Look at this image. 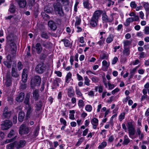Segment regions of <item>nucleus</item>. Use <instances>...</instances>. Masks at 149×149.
<instances>
[{
    "instance_id": "obj_51",
    "label": "nucleus",
    "mask_w": 149,
    "mask_h": 149,
    "mask_svg": "<svg viewBox=\"0 0 149 149\" xmlns=\"http://www.w3.org/2000/svg\"><path fill=\"white\" fill-rule=\"evenodd\" d=\"M91 79L93 82L96 83L98 82L99 81L98 78L96 77H92Z\"/></svg>"
},
{
    "instance_id": "obj_33",
    "label": "nucleus",
    "mask_w": 149,
    "mask_h": 149,
    "mask_svg": "<svg viewBox=\"0 0 149 149\" xmlns=\"http://www.w3.org/2000/svg\"><path fill=\"white\" fill-rule=\"evenodd\" d=\"M84 84L87 86H88L90 85V80L88 78L87 76H85L84 77Z\"/></svg>"
},
{
    "instance_id": "obj_12",
    "label": "nucleus",
    "mask_w": 149,
    "mask_h": 149,
    "mask_svg": "<svg viewBox=\"0 0 149 149\" xmlns=\"http://www.w3.org/2000/svg\"><path fill=\"white\" fill-rule=\"evenodd\" d=\"M34 48L35 51L38 54H40L42 50V48L41 44L39 43L36 44L35 47H32V49L33 50Z\"/></svg>"
},
{
    "instance_id": "obj_58",
    "label": "nucleus",
    "mask_w": 149,
    "mask_h": 149,
    "mask_svg": "<svg viewBox=\"0 0 149 149\" xmlns=\"http://www.w3.org/2000/svg\"><path fill=\"white\" fill-rule=\"evenodd\" d=\"M100 58L102 59H107L108 57L107 54L105 53H103L100 57Z\"/></svg>"
},
{
    "instance_id": "obj_61",
    "label": "nucleus",
    "mask_w": 149,
    "mask_h": 149,
    "mask_svg": "<svg viewBox=\"0 0 149 149\" xmlns=\"http://www.w3.org/2000/svg\"><path fill=\"white\" fill-rule=\"evenodd\" d=\"M84 38L82 36L78 38V40L79 42L83 44L84 43L85 41L84 40Z\"/></svg>"
},
{
    "instance_id": "obj_26",
    "label": "nucleus",
    "mask_w": 149,
    "mask_h": 149,
    "mask_svg": "<svg viewBox=\"0 0 149 149\" xmlns=\"http://www.w3.org/2000/svg\"><path fill=\"white\" fill-rule=\"evenodd\" d=\"M48 25L51 29L55 30L56 29V26L53 21H49L48 22Z\"/></svg>"
},
{
    "instance_id": "obj_29",
    "label": "nucleus",
    "mask_w": 149,
    "mask_h": 149,
    "mask_svg": "<svg viewBox=\"0 0 149 149\" xmlns=\"http://www.w3.org/2000/svg\"><path fill=\"white\" fill-rule=\"evenodd\" d=\"M39 91L38 90H35L33 92V97L36 100H37L39 97V95L38 94Z\"/></svg>"
},
{
    "instance_id": "obj_14",
    "label": "nucleus",
    "mask_w": 149,
    "mask_h": 149,
    "mask_svg": "<svg viewBox=\"0 0 149 149\" xmlns=\"http://www.w3.org/2000/svg\"><path fill=\"white\" fill-rule=\"evenodd\" d=\"M102 19L103 21L105 22H111L113 19L112 16L111 18H109L105 13L102 15Z\"/></svg>"
},
{
    "instance_id": "obj_52",
    "label": "nucleus",
    "mask_w": 149,
    "mask_h": 149,
    "mask_svg": "<svg viewBox=\"0 0 149 149\" xmlns=\"http://www.w3.org/2000/svg\"><path fill=\"white\" fill-rule=\"evenodd\" d=\"M128 14H129V15L130 17H131L130 18H134L135 17H138V21L139 20V16L137 15H136L135 13H134L133 12H132Z\"/></svg>"
},
{
    "instance_id": "obj_15",
    "label": "nucleus",
    "mask_w": 149,
    "mask_h": 149,
    "mask_svg": "<svg viewBox=\"0 0 149 149\" xmlns=\"http://www.w3.org/2000/svg\"><path fill=\"white\" fill-rule=\"evenodd\" d=\"M4 85L7 87H9L12 85V81L11 78L9 75H7L6 79L3 81Z\"/></svg>"
},
{
    "instance_id": "obj_49",
    "label": "nucleus",
    "mask_w": 149,
    "mask_h": 149,
    "mask_svg": "<svg viewBox=\"0 0 149 149\" xmlns=\"http://www.w3.org/2000/svg\"><path fill=\"white\" fill-rule=\"evenodd\" d=\"M62 41L64 42V45L66 47H68L69 46L70 42L69 40L67 39H63L62 40Z\"/></svg>"
},
{
    "instance_id": "obj_57",
    "label": "nucleus",
    "mask_w": 149,
    "mask_h": 149,
    "mask_svg": "<svg viewBox=\"0 0 149 149\" xmlns=\"http://www.w3.org/2000/svg\"><path fill=\"white\" fill-rule=\"evenodd\" d=\"M130 6L131 7L133 8H135L137 6L136 4L134 1H132L130 3Z\"/></svg>"
},
{
    "instance_id": "obj_59",
    "label": "nucleus",
    "mask_w": 149,
    "mask_h": 149,
    "mask_svg": "<svg viewBox=\"0 0 149 149\" xmlns=\"http://www.w3.org/2000/svg\"><path fill=\"white\" fill-rule=\"evenodd\" d=\"M15 132L13 130H11L9 133L8 134V137L9 138H11L13 135L14 134Z\"/></svg>"
},
{
    "instance_id": "obj_3",
    "label": "nucleus",
    "mask_w": 149,
    "mask_h": 149,
    "mask_svg": "<svg viewBox=\"0 0 149 149\" xmlns=\"http://www.w3.org/2000/svg\"><path fill=\"white\" fill-rule=\"evenodd\" d=\"M102 13V11L101 10H96L93 13L90 22L92 27H95L97 26Z\"/></svg>"
},
{
    "instance_id": "obj_9",
    "label": "nucleus",
    "mask_w": 149,
    "mask_h": 149,
    "mask_svg": "<svg viewBox=\"0 0 149 149\" xmlns=\"http://www.w3.org/2000/svg\"><path fill=\"white\" fill-rule=\"evenodd\" d=\"M11 112L8 110V107H6L4 109L3 113V116L5 118H8L11 116Z\"/></svg>"
},
{
    "instance_id": "obj_60",
    "label": "nucleus",
    "mask_w": 149,
    "mask_h": 149,
    "mask_svg": "<svg viewBox=\"0 0 149 149\" xmlns=\"http://www.w3.org/2000/svg\"><path fill=\"white\" fill-rule=\"evenodd\" d=\"M95 132H90L87 135L86 138H91L94 134Z\"/></svg>"
},
{
    "instance_id": "obj_2",
    "label": "nucleus",
    "mask_w": 149,
    "mask_h": 149,
    "mask_svg": "<svg viewBox=\"0 0 149 149\" xmlns=\"http://www.w3.org/2000/svg\"><path fill=\"white\" fill-rule=\"evenodd\" d=\"M56 3L53 5L54 10L56 14L60 16L63 15L64 13L63 9V6H66L69 5V0H56Z\"/></svg>"
},
{
    "instance_id": "obj_5",
    "label": "nucleus",
    "mask_w": 149,
    "mask_h": 149,
    "mask_svg": "<svg viewBox=\"0 0 149 149\" xmlns=\"http://www.w3.org/2000/svg\"><path fill=\"white\" fill-rule=\"evenodd\" d=\"M40 83V78L38 76H36L31 81V86L33 87L35 86H39Z\"/></svg>"
},
{
    "instance_id": "obj_28",
    "label": "nucleus",
    "mask_w": 149,
    "mask_h": 149,
    "mask_svg": "<svg viewBox=\"0 0 149 149\" xmlns=\"http://www.w3.org/2000/svg\"><path fill=\"white\" fill-rule=\"evenodd\" d=\"M102 63L103 67H104V68L105 69L104 70H107L110 65V62H107V61L104 60L102 61Z\"/></svg>"
},
{
    "instance_id": "obj_53",
    "label": "nucleus",
    "mask_w": 149,
    "mask_h": 149,
    "mask_svg": "<svg viewBox=\"0 0 149 149\" xmlns=\"http://www.w3.org/2000/svg\"><path fill=\"white\" fill-rule=\"evenodd\" d=\"M131 42L129 40H125L123 42L124 47H126V46L129 45L131 43Z\"/></svg>"
},
{
    "instance_id": "obj_35",
    "label": "nucleus",
    "mask_w": 149,
    "mask_h": 149,
    "mask_svg": "<svg viewBox=\"0 0 149 149\" xmlns=\"http://www.w3.org/2000/svg\"><path fill=\"white\" fill-rule=\"evenodd\" d=\"M145 10L148 12L149 11V4L148 2H143L142 3Z\"/></svg>"
},
{
    "instance_id": "obj_7",
    "label": "nucleus",
    "mask_w": 149,
    "mask_h": 149,
    "mask_svg": "<svg viewBox=\"0 0 149 149\" xmlns=\"http://www.w3.org/2000/svg\"><path fill=\"white\" fill-rule=\"evenodd\" d=\"M46 67L43 63L39 64L36 67V70L38 74H41L45 71Z\"/></svg>"
},
{
    "instance_id": "obj_30",
    "label": "nucleus",
    "mask_w": 149,
    "mask_h": 149,
    "mask_svg": "<svg viewBox=\"0 0 149 149\" xmlns=\"http://www.w3.org/2000/svg\"><path fill=\"white\" fill-rule=\"evenodd\" d=\"M16 8L15 6L13 3L10 4L8 11L11 13H14L15 11Z\"/></svg>"
},
{
    "instance_id": "obj_45",
    "label": "nucleus",
    "mask_w": 149,
    "mask_h": 149,
    "mask_svg": "<svg viewBox=\"0 0 149 149\" xmlns=\"http://www.w3.org/2000/svg\"><path fill=\"white\" fill-rule=\"evenodd\" d=\"M127 127L128 130L135 128L132 123L131 122H128L127 123Z\"/></svg>"
},
{
    "instance_id": "obj_41",
    "label": "nucleus",
    "mask_w": 149,
    "mask_h": 149,
    "mask_svg": "<svg viewBox=\"0 0 149 149\" xmlns=\"http://www.w3.org/2000/svg\"><path fill=\"white\" fill-rule=\"evenodd\" d=\"M125 113L124 112H122L120 113L118 116V119L120 121H122L123 120L125 119Z\"/></svg>"
},
{
    "instance_id": "obj_46",
    "label": "nucleus",
    "mask_w": 149,
    "mask_h": 149,
    "mask_svg": "<svg viewBox=\"0 0 149 149\" xmlns=\"http://www.w3.org/2000/svg\"><path fill=\"white\" fill-rule=\"evenodd\" d=\"M44 11L48 13H51L52 11V9L51 8L48 6L45 7L44 8Z\"/></svg>"
},
{
    "instance_id": "obj_55",
    "label": "nucleus",
    "mask_w": 149,
    "mask_h": 149,
    "mask_svg": "<svg viewBox=\"0 0 149 149\" xmlns=\"http://www.w3.org/2000/svg\"><path fill=\"white\" fill-rule=\"evenodd\" d=\"M39 128H37L33 132V136L34 138L36 137L38 134Z\"/></svg>"
},
{
    "instance_id": "obj_17",
    "label": "nucleus",
    "mask_w": 149,
    "mask_h": 149,
    "mask_svg": "<svg viewBox=\"0 0 149 149\" xmlns=\"http://www.w3.org/2000/svg\"><path fill=\"white\" fill-rule=\"evenodd\" d=\"M15 64L13 65L11 71V74L12 76L15 77H19V74L18 73L15 69Z\"/></svg>"
},
{
    "instance_id": "obj_1",
    "label": "nucleus",
    "mask_w": 149,
    "mask_h": 149,
    "mask_svg": "<svg viewBox=\"0 0 149 149\" xmlns=\"http://www.w3.org/2000/svg\"><path fill=\"white\" fill-rule=\"evenodd\" d=\"M12 45H10L9 47L8 50L7 52L8 54L7 58L9 62L4 61L3 63L8 68H10L11 66V63L12 60L16 55V47L15 45L13 43H12Z\"/></svg>"
},
{
    "instance_id": "obj_8",
    "label": "nucleus",
    "mask_w": 149,
    "mask_h": 149,
    "mask_svg": "<svg viewBox=\"0 0 149 149\" xmlns=\"http://www.w3.org/2000/svg\"><path fill=\"white\" fill-rule=\"evenodd\" d=\"M91 122L93 129H96L99 125V120L96 118H93L91 120Z\"/></svg>"
},
{
    "instance_id": "obj_27",
    "label": "nucleus",
    "mask_w": 149,
    "mask_h": 149,
    "mask_svg": "<svg viewBox=\"0 0 149 149\" xmlns=\"http://www.w3.org/2000/svg\"><path fill=\"white\" fill-rule=\"evenodd\" d=\"M130 142V140L127 135H125L124 137L123 141V145H127Z\"/></svg>"
},
{
    "instance_id": "obj_32",
    "label": "nucleus",
    "mask_w": 149,
    "mask_h": 149,
    "mask_svg": "<svg viewBox=\"0 0 149 149\" xmlns=\"http://www.w3.org/2000/svg\"><path fill=\"white\" fill-rule=\"evenodd\" d=\"M83 100H79L78 101V105L79 109H82L85 106Z\"/></svg>"
},
{
    "instance_id": "obj_44",
    "label": "nucleus",
    "mask_w": 149,
    "mask_h": 149,
    "mask_svg": "<svg viewBox=\"0 0 149 149\" xmlns=\"http://www.w3.org/2000/svg\"><path fill=\"white\" fill-rule=\"evenodd\" d=\"M38 0H30L29 1L28 4L30 8H31L35 4V2L37 1Z\"/></svg>"
},
{
    "instance_id": "obj_21",
    "label": "nucleus",
    "mask_w": 149,
    "mask_h": 149,
    "mask_svg": "<svg viewBox=\"0 0 149 149\" xmlns=\"http://www.w3.org/2000/svg\"><path fill=\"white\" fill-rule=\"evenodd\" d=\"M67 95L69 97H72L74 96V91L72 87H70L67 89Z\"/></svg>"
},
{
    "instance_id": "obj_11",
    "label": "nucleus",
    "mask_w": 149,
    "mask_h": 149,
    "mask_svg": "<svg viewBox=\"0 0 149 149\" xmlns=\"http://www.w3.org/2000/svg\"><path fill=\"white\" fill-rule=\"evenodd\" d=\"M138 19V17H135L134 18H128L126 19L124 24L125 26H127L130 25L131 22L137 21Z\"/></svg>"
},
{
    "instance_id": "obj_62",
    "label": "nucleus",
    "mask_w": 149,
    "mask_h": 149,
    "mask_svg": "<svg viewBox=\"0 0 149 149\" xmlns=\"http://www.w3.org/2000/svg\"><path fill=\"white\" fill-rule=\"evenodd\" d=\"M17 67L18 70H21L22 68V63L19 61L18 63Z\"/></svg>"
},
{
    "instance_id": "obj_16",
    "label": "nucleus",
    "mask_w": 149,
    "mask_h": 149,
    "mask_svg": "<svg viewBox=\"0 0 149 149\" xmlns=\"http://www.w3.org/2000/svg\"><path fill=\"white\" fill-rule=\"evenodd\" d=\"M26 143L24 140H21L19 143H17L16 142H15V147L17 149H19L20 148L24 147Z\"/></svg>"
},
{
    "instance_id": "obj_19",
    "label": "nucleus",
    "mask_w": 149,
    "mask_h": 149,
    "mask_svg": "<svg viewBox=\"0 0 149 149\" xmlns=\"http://www.w3.org/2000/svg\"><path fill=\"white\" fill-rule=\"evenodd\" d=\"M27 69H24L23 70L22 75V81L24 83L26 82L27 81Z\"/></svg>"
},
{
    "instance_id": "obj_36",
    "label": "nucleus",
    "mask_w": 149,
    "mask_h": 149,
    "mask_svg": "<svg viewBox=\"0 0 149 149\" xmlns=\"http://www.w3.org/2000/svg\"><path fill=\"white\" fill-rule=\"evenodd\" d=\"M114 37L111 35H110L107 38L106 40V42L107 43H110L113 40Z\"/></svg>"
},
{
    "instance_id": "obj_38",
    "label": "nucleus",
    "mask_w": 149,
    "mask_h": 149,
    "mask_svg": "<svg viewBox=\"0 0 149 149\" xmlns=\"http://www.w3.org/2000/svg\"><path fill=\"white\" fill-rule=\"evenodd\" d=\"M107 143L106 141L102 142L98 147L99 149H103L107 145Z\"/></svg>"
},
{
    "instance_id": "obj_40",
    "label": "nucleus",
    "mask_w": 149,
    "mask_h": 149,
    "mask_svg": "<svg viewBox=\"0 0 149 149\" xmlns=\"http://www.w3.org/2000/svg\"><path fill=\"white\" fill-rule=\"evenodd\" d=\"M84 140V138L82 137H81L78 140V141L75 144V146L77 147H79L83 142Z\"/></svg>"
},
{
    "instance_id": "obj_10",
    "label": "nucleus",
    "mask_w": 149,
    "mask_h": 149,
    "mask_svg": "<svg viewBox=\"0 0 149 149\" xmlns=\"http://www.w3.org/2000/svg\"><path fill=\"white\" fill-rule=\"evenodd\" d=\"M25 107L26 111V116L28 118L30 116L31 114L33 111V107L31 106V104H29L28 105H26Z\"/></svg>"
},
{
    "instance_id": "obj_22",
    "label": "nucleus",
    "mask_w": 149,
    "mask_h": 149,
    "mask_svg": "<svg viewBox=\"0 0 149 149\" xmlns=\"http://www.w3.org/2000/svg\"><path fill=\"white\" fill-rule=\"evenodd\" d=\"M72 74L70 72H68L65 77V82L68 84L71 81H72L73 79H72Z\"/></svg>"
},
{
    "instance_id": "obj_6",
    "label": "nucleus",
    "mask_w": 149,
    "mask_h": 149,
    "mask_svg": "<svg viewBox=\"0 0 149 149\" xmlns=\"http://www.w3.org/2000/svg\"><path fill=\"white\" fill-rule=\"evenodd\" d=\"M12 125V122L9 120H5L2 122L1 124V129L5 130L9 129Z\"/></svg>"
},
{
    "instance_id": "obj_43",
    "label": "nucleus",
    "mask_w": 149,
    "mask_h": 149,
    "mask_svg": "<svg viewBox=\"0 0 149 149\" xmlns=\"http://www.w3.org/2000/svg\"><path fill=\"white\" fill-rule=\"evenodd\" d=\"M42 45L46 48H48L50 46V42L48 41H44L42 43Z\"/></svg>"
},
{
    "instance_id": "obj_64",
    "label": "nucleus",
    "mask_w": 149,
    "mask_h": 149,
    "mask_svg": "<svg viewBox=\"0 0 149 149\" xmlns=\"http://www.w3.org/2000/svg\"><path fill=\"white\" fill-rule=\"evenodd\" d=\"M144 33L146 35L149 34V26L146 27L144 29Z\"/></svg>"
},
{
    "instance_id": "obj_39",
    "label": "nucleus",
    "mask_w": 149,
    "mask_h": 149,
    "mask_svg": "<svg viewBox=\"0 0 149 149\" xmlns=\"http://www.w3.org/2000/svg\"><path fill=\"white\" fill-rule=\"evenodd\" d=\"M123 54L128 56L130 54V49L128 48L124 47V49L123 52Z\"/></svg>"
},
{
    "instance_id": "obj_34",
    "label": "nucleus",
    "mask_w": 149,
    "mask_h": 149,
    "mask_svg": "<svg viewBox=\"0 0 149 149\" xmlns=\"http://www.w3.org/2000/svg\"><path fill=\"white\" fill-rule=\"evenodd\" d=\"M24 116V112H20L19 113L18 119L19 122H22L23 121Z\"/></svg>"
},
{
    "instance_id": "obj_4",
    "label": "nucleus",
    "mask_w": 149,
    "mask_h": 149,
    "mask_svg": "<svg viewBox=\"0 0 149 149\" xmlns=\"http://www.w3.org/2000/svg\"><path fill=\"white\" fill-rule=\"evenodd\" d=\"M29 132V130L28 127L24 124L21 125L19 130V133L21 135L23 136L27 134Z\"/></svg>"
},
{
    "instance_id": "obj_31",
    "label": "nucleus",
    "mask_w": 149,
    "mask_h": 149,
    "mask_svg": "<svg viewBox=\"0 0 149 149\" xmlns=\"http://www.w3.org/2000/svg\"><path fill=\"white\" fill-rule=\"evenodd\" d=\"M83 4L84 8L89 9L92 8V6L88 1H84Z\"/></svg>"
},
{
    "instance_id": "obj_63",
    "label": "nucleus",
    "mask_w": 149,
    "mask_h": 149,
    "mask_svg": "<svg viewBox=\"0 0 149 149\" xmlns=\"http://www.w3.org/2000/svg\"><path fill=\"white\" fill-rule=\"evenodd\" d=\"M41 36L42 38L48 39V36L47 35V33L45 32H43L41 34Z\"/></svg>"
},
{
    "instance_id": "obj_20",
    "label": "nucleus",
    "mask_w": 149,
    "mask_h": 149,
    "mask_svg": "<svg viewBox=\"0 0 149 149\" xmlns=\"http://www.w3.org/2000/svg\"><path fill=\"white\" fill-rule=\"evenodd\" d=\"M142 93L143 94V95L141 97V101H143L145 99H146V100L149 101V96H148L147 95V89H143L142 90Z\"/></svg>"
},
{
    "instance_id": "obj_13",
    "label": "nucleus",
    "mask_w": 149,
    "mask_h": 149,
    "mask_svg": "<svg viewBox=\"0 0 149 149\" xmlns=\"http://www.w3.org/2000/svg\"><path fill=\"white\" fill-rule=\"evenodd\" d=\"M136 137L138 136L139 139L141 140H142L144 137V134L141 132L140 128H138L136 129Z\"/></svg>"
},
{
    "instance_id": "obj_42",
    "label": "nucleus",
    "mask_w": 149,
    "mask_h": 149,
    "mask_svg": "<svg viewBox=\"0 0 149 149\" xmlns=\"http://www.w3.org/2000/svg\"><path fill=\"white\" fill-rule=\"evenodd\" d=\"M85 109L87 111L90 112L92 110V107L91 105L90 104H87L86 105Z\"/></svg>"
},
{
    "instance_id": "obj_48",
    "label": "nucleus",
    "mask_w": 149,
    "mask_h": 149,
    "mask_svg": "<svg viewBox=\"0 0 149 149\" xmlns=\"http://www.w3.org/2000/svg\"><path fill=\"white\" fill-rule=\"evenodd\" d=\"M14 146H15V142L8 145L6 146V148L7 149H14Z\"/></svg>"
},
{
    "instance_id": "obj_24",
    "label": "nucleus",
    "mask_w": 149,
    "mask_h": 149,
    "mask_svg": "<svg viewBox=\"0 0 149 149\" xmlns=\"http://www.w3.org/2000/svg\"><path fill=\"white\" fill-rule=\"evenodd\" d=\"M25 94L23 93H21L16 98V100L19 102H21L24 97Z\"/></svg>"
},
{
    "instance_id": "obj_37",
    "label": "nucleus",
    "mask_w": 149,
    "mask_h": 149,
    "mask_svg": "<svg viewBox=\"0 0 149 149\" xmlns=\"http://www.w3.org/2000/svg\"><path fill=\"white\" fill-rule=\"evenodd\" d=\"M69 112L70 113L69 115V118L70 119L74 120L75 119L74 114L75 111L74 110H70Z\"/></svg>"
},
{
    "instance_id": "obj_47",
    "label": "nucleus",
    "mask_w": 149,
    "mask_h": 149,
    "mask_svg": "<svg viewBox=\"0 0 149 149\" xmlns=\"http://www.w3.org/2000/svg\"><path fill=\"white\" fill-rule=\"evenodd\" d=\"M42 106V104H41V102L40 101H39L38 102H37V103L36 104V109L38 110H39L41 107Z\"/></svg>"
},
{
    "instance_id": "obj_23",
    "label": "nucleus",
    "mask_w": 149,
    "mask_h": 149,
    "mask_svg": "<svg viewBox=\"0 0 149 149\" xmlns=\"http://www.w3.org/2000/svg\"><path fill=\"white\" fill-rule=\"evenodd\" d=\"M17 2L20 8H24L26 5V2L25 0H18Z\"/></svg>"
},
{
    "instance_id": "obj_56",
    "label": "nucleus",
    "mask_w": 149,
    "mask_h": 149,
    "mask_svg": "<svg viewBox=\"0 0 149 149\" xmlns=\"http://www.w3.org/2000/svg\"><path fill=\"white\" fill-rule=\"evenodd\" d=\"M60 121L62 124H63L64 125L66 126L67 125V122L63 118H61L60 119Z\"/></svg>"
},
{
    "instance_id": "obj_18",
    "label": "nucleus",
    "mask_w": 149,
    "mask_h": 149,
    "mask_svg": "<svg viewBox=\"0 0 149 149\" xmlns=\"http://www.w3.org/2000/svg\"><path fill=\"white\" fill-rule=\"evenodd\" d=\"M128 134L129 137L131 139H134L136 137L135 136V129H133L128 130Z\"/></svg>"
},
{
    "instance_id": "obj_54",
    "label": "nucleus",
    "mask_w": 149,
    "mask_h": 149,
    "mask_svg": "<svg viewBox=\"0 0 149 149\" xmlns=\"http://www.w3.org/2000/svg\"><path fill=\"white\" fill-rule=\"evenodd\" d=\"M88 132V129L86 128L82 132V135L83 136H86Z\"/></svg>"
},
{
    "instance_id": "obj_25",
    "label": "nucleus",
    "mask_w": 149,
    "mask_h": 149,
    "mask_svg": "<svg viewBox=\"0 0 149 149\" xmlns=\"http://www.w3.org/2000/svg\"><path fill=\"white\" fill-rule=\"evenodd\" d=\"M75 93L78 97H81L82 100H84L85 98L83 95V94L80 91L79 88H76L75 89Z\"/></svg>"
},
{
    "instance_id": "obj_50",
    "label": "nucleus",
    "mask_w": 149,
    "mask_h": 149,
    "mask_svg": "<svg viewBox=\"0 0 149 149\" xmlns=\"http://www.w3.org/2000/svg\"><path fill=\"white\" fill-rule=\"evenodd\" d=\"M76 19L75 23V26H78L80 24L81 22V19L78 17H76Z\"/></svg>"
}]
</instances>
